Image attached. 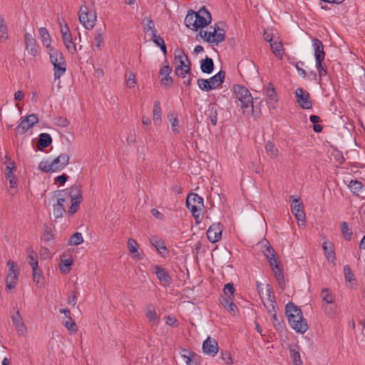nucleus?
Segmentation results:
<instances>
[{"label":"nucleus","mask_w":365,"mask_h":365,"mask_svg":"<svg viewBox=\"0 0 365 365\" xmlns=\"http://www.w3.org/2000/svg\"><path fill=\"white\" fill-rule=\"evenodd\" d=\"M263 247L262 252L267 259L275 255V252L273 247L270 246L268 242H266Z\"/></svg>","instance_id":"obj_52"},{"label":"nucleus","mask_w":365,"mask_h":365,"mask_svg":"<svg viewBox=\"0 0 365 365\" xmlns=\"http://www.w3.org/2000/svg\"><path fill=\"white\" fill-rule=\"evenodd\" d=\"M271 48L277 57H279L280 58L282 57L283 46L282 43L277 41L272 43Z\"/></svg>","instance_id":"obj_49"},{"label":"nucleus","mask_w":365,"mask_h":365,"mask_svg":"<svg viewBox=\"0 0 365 365\" xmlns=\"http://www.w3.org/2000/svg\"><path fill=\"white\" fill-rule=\"evenodd\" d=\"M312 46L314 51L315 61H324L325 58V53L324 51V45L322 42L317 38H313Z\"/></svg>","instance_id":"obj_20"},{"label":"nucleus","mask_w":365,"mask_h":365,"mask_svg":"<svg viewBox=\"0 0 365 365\" xmlns=\"http://www.w3.org/2000/svg\"><path fill=\"white\" fill-rule=\"evenodd\" d=\"M52 142L51 137L48 133H41L39 135L37 145L40 148H45L50 145Z\"/></svg>","instance_id":"obj_33"},{"label":"nucleus","mask_w":365,"mask_h":365,"mask_svg":"<svg viewBox=\"0 0 365 365\" xmlns=\"http://www.w3.org/2000/svg\"><path fill=\"white\" fill-rule=\"evenodd\" d=\"M39 168L46 172H56L54 167L51 165V163H48L47 162H41L39 164Z\"/></svg>","instance_id":"obj_58"},{"label":"nucleus","mask_w":365,"mask_h":365,"mask_svg":"<svg viewBox=\"0 0 365 365\" xmlns=\"http://www.w3.org/2000/svg\"><path fill=\"white\" fill-rule=\"evenodd\" d=\"M197 84H198L199 88L202 91H210L212 90V87L209 81V78L208 79L199 78L197 80Z\"/></svg>","instance_id":"obj_50"},{"label":"nucleus","mask_w":365,"mask_h":365,"mask_svg":"<svg viewBox=\"0 0 365 365\" xmlns=\"http://www.w3.org/2000/svg\"><path fill=\"white\" fill-rule=\"evenodd\" d=\"M210 31H200V36L207 42L219 44L225 40V31L223 29L217 28H210Z\"/></svg>","instance_id":"obj_5"},{"label":"nucleus","mask_w":365,"mask_h":365,"mask_svg":"<svg viewBox=\"0 0 365 365\" xmlns=\"http://www.w3.org/2000/svg\"><path fill=\"white\" fill-rule=\"evenodd\" d=\"M197 354L187 349L182 350V357L187 365H192V363L197 364Z\"/></svg>","instance_id":"obj_31"},{"label":"nucleus","mask_w":365,"mask_h":365,"mask_svg":"<svg viewBox=\"0 0 365 365\" xmlns=\"http://www.w3.org/2000/svg\"><path fill=\"white\" fill-rule=\"evenodd\" d=\"M316 68L318 71V73H319V76L320 78L322 76H324L327 74V68L323 64V61H319H319H317L316 62Z\"/></svg>","instance_id":"obj_59"},{"label":"nucleus","mask_w":365,"mask_h":365,"mask_svg":"<svg viewBox=\"0 0 365 365\" xmlns=\"http://www.w3.org/2000/svg\"><path fill=\"white\" fill-rule=\"evenodd\" d=\"M266 96V104L271 111L277 108L278 105V99L274 86L272 83H269L265 91Z\"/></svg>","instance_id":"obj_13"},{"label":"nucleus","mask_w":365,"mask_h":365,"mask_svg":"<svg viewBox=\"0 0 365 365\" xmlns=\"http://www.w3.org/2000/svg\"><path fill=\"white\" fill-rule=\"evenodd\" d=\"M322 247L328 259H330L331 258L333 259H335L333 245L331 242H324L322 245Z\"/></svg>","instance_id":"obj_40"},{"label":"nucleus","mask_w":365,"mask_h":365,"mask_svg":"<svg viewBox=\"0 0 365 365\" xmlns=\"http://www.w3.org/2000/svg\"><path fill=\"white\" fill-rule=\"evenodd\" d=\"M69 159L68 154H61L51 162V165L54 167L56 171L61 170L68 164Z\"/></svg>","instance_id":"obj_23"},{"label":"nucleus","mask_w":365,"mask_h":365,"mask_svg":"<svg viewBox=\"0 0 365 365\" xmlns=\"http://www.w3.org/2000/svg\"><path fill=\"white\" fill-rule=\"evenodd\" d=\"M142 24L144 25V31L146 33L150 32L152 35L155 31V33H158L157 29L155 28L154 23L150 16L144 17L142 21Z\"/></svg>","instance_id":"obj_32"},{"label":"nucleus","mask_w":365,"mask_h":365,"mask_svg":"<svg viewBox=\"0 0 365 365\" xmlns=\"http://www.w3.org/2000/svg\"><path fill=\"white\" fill-rule=\"evenodd\" d=\"M237 98L241 102V108L244 109L243 113L250 112L246 109L250 107V111L252 114H262L263 110L261 107L263 106L262 101L258 98H254L250 91L245 86L235 85L233 87Z\"/></svg>","instance_id":"obj_1"},{"label":"nucleus","mask_w":365,"mask_h":365,"mask_svg":"<svg viewBox=\"0 0 365 365\" xmlns=\"http://www.w3.org/2000/svg\"><path fill=\"white\" fill-rule=\"evenodd\" d=\"M344 277L346 282H351L355 280L354 274L349 265L344 267Z\"/></svg>","instance_id":"obj_54"},{"label":"nucleus","mask_w":365,"mask_h":365,"mask_svg":"<svg viewBox=\"0 0 365 365\" xmlns=\"http://www.w3.org/2000/svg\"><path fill=\"white\" fill-rule=\"evenodd\" d=\"M348 187L354 195H359V192L361 190L363 185L359 180H351L348 184Z\"/></svg>","instance_id":"obj_39"},{"label":"nucleus","mask_w":365,"mask_h":365,"mask_svg":"<svg viewBox=\"0 0 365 365\" xmlns=\"http://www.w3.org/2000/svg\"><path fill=\"white\" fill-rule=\"evenodd\" d=\"M201 71L205 73H211L214 68V63L211 58L206 57L201 61Z\"/></svg>","instance_id":"obj_30"},{"label":"nucleus","mask_w":365,"mask_h":365,"mask_svg":"<svg viewBox=\"0 0 365 365\" xmlns=\"http://www.w3.org/2000/svg\"><path fill=\"white\" fill-rule=\"evenodd\" d=\"M63 325L69 331L76 332L77 331V325L71 317H69L68 320L63 322Z\"/></svg>","instance_id":"obj_53"},{"label":"nucleus","mask_w":365,"mask_h":365,"mask_svg":"<svg viewBox=\"0 0 365 365\" xmlns=\"http://www.w3.org/2000/svg\"><path fill=\"white\" fill-rule=\"evenodd\" d=\"M83 242V238L82 234L81 232H76L73 235H71L68 245H79Z\"/></svg>","instance_id":"obj_45"},{"label":"nucleus","mask_w":365,"mask_h":365,"mask_svg":"<svg viewBox=\"0 0 365 365\" xmlns=\"http://www.w3.org/2000/svg\"><path fill=\"white\" fill-rule=\"evenodd\" d=\"M273 271L274 272L275 277L278 281L279 285L282 286L284 284V274L282 270L279 267L278 269H274Z\"/></svg>","instance_id":"obj_60"},{"label":"nucleus","mask_w":365,"mask_h":365,"mask_svg":"<svg viewBox=\"0 0 365 365\" xmlns=\"http://www.w3.org/2000/svg\"><path fill=\"white\" fill-rule=\"evenodd\" d=\"M265 149L267 155L273 159H275L278 156L279 151L277 148L275 147L274 143H272L271 141H268L266 143Z\"/></svg>","instance_id":"obj_38"},{"label":"nucleus","mask_w":365,"mask_h":365,"mask_svg":"<svg viewBox=\"0 0 365 365\" xmlns=\"http://www.w3.org/2000/svg\"><path fill=\"white\" fill-rule=\"evenodd\" d=\"M285 313L291 327L297 332L304 334L308 326L306 319L302 316V310L292 302H289L285 307Z\"/></svg>","instance_id":"obj_2"},{"label":"nucleus","mask_w":365,"mask_h":365,"mask_svg":"<svg viewBox=\"0 0 365 365\" xmlns=\"http://www.w3.org/2000/svg\"><path fill=\"white\" fill-rule=\"evenodd\" d=\"M49 58L53 66L55 79L60 78L66 71V61L63 54L55 48H51L48 52Z\"/></svg>","instance_id":"obj_3"},{"label":"nucleus","mask_w":365,"mask_h":365,"mask_svg":"<svg viewBox=\"0 0 365 365\" xmlns=\"http://www.w3.org/2000/svg\"><path fill=\"white\" fill-rule=\"evenodd\" d=\"M263 304L269 314L275 312V300L264 301Z\"/></svg>","instance_id":"obj_63"},{"label":"nucleus","mask_w":365,"mask_h":365,"mask_svg":"<svg viewBox=\"0 0 365 365\" xmlns=\"http://www.w3.org/2000/svg\"><path fill=\"white\" fill-rule=\"evenodd\" d=\"M174 55L175 61L177 62V63H180V61L186 60L187 61V65H190V61L189 60L187 56L183 50L176 49L175 51Z\"/></svg>","instance_id":"obj_42"},{"label":"nucleus","mask_w":365,"mask_h":365,"mask_svg":"<svg viewBox=\"0 0 365 365\" xmlns=\"http://www.w3.org/2000/svg\"><path fill=\"white\" fill-rule=\"evenodd\" d=\"M39 34L41 36V42L43 46H45L47 48H51V37L50 34L45 27H41L38 29Z\"/></svg>","instance_id":"obj_29"},{"label":"nucleus","mask_w":365,"mask_h":365,"mask_svg":"<svg viewBox=\"0 0 365 365\" xmlns=\"http://www.w3.org/2000/svg\"><path fill=\"white\" fill-rule=\"evenodd\" d=\"M37 123V115L21 116L18 125L14 129V132L16 135H23Z\"/></svg>","instance_id":"obj_8"},{"label":"nucleus","mask_w":365,"mask_h":365,"mask_svg":"<svg viewBox=\"0 0 365 365\" xmlns=\"http://www.w3.org/2000/svg\"><path fill=\"white\" fill-rule=\"evenodd\" d=\"M262 301H272L274 300V295L272 291V288L269 284L265 285V296L263 294L261 296Z\"/></svg>","instance_id":"obj_51"},{"label":"nucleus","mask_w":365,"mask_h":365,"mask_svg":"<svg viewBox=\"0 0 365 365\" xmlns=\"http://www.w3.org/2000/svg\"><path fill=\"white\" fill-rule=\"evenodd\" d=\"M202 351L207 355L215 356L219 351L218 344L217 341L215 339L208 336L203 341Z\"/></svg>","instance_id":"obj_16"},{"label":"nucleus","mask_w":365,"mask_h":365,"mask_svg":"<svg viewBox=\"0 0 365 365\" xmlns=\"http://www.w3.org/2000/svg\"><path fill=\"white\" fill-rule=\"evenodd\" d=\"M94 40L96 43V47L101 49L102 46L104 45V37L103 33L101 29L96 31Z\"/></svg>","instance_id":"obj_47"},{"label":"nucleus","mask_w":365,"mask_h":365,"mask_svg":"<svg viewBox=\"0 0 365 365\" xmlns=\"http://www.w3.org/2000/svg\"><path fill=\"white\" fill-rule=\"evenodd\" d=\"M225 78V71L222 70L220 71L217 74L210 78L209 81L212 87V89L219 87L223 83Z\"/></svg>","instance_id":"obj_27"},{"label":"nucleus","mask_w":365,"mask_h":365,"mask_svg":"<svg viewBox=\"0 0 365 365\" xmlns=\"http://www.w3.org/2000/svg\"><path fill=\"white\" fill-rule=\"evenodd\" d=\"M231 300H232V297H230V296H228V298L224 297L221 300V304L225 308H227L230 312L235 314L236 311L237 310V307L232 302H231Z\"/></svg>","instance_id":"obj_37"},{"label":"nucleus","mask_w":365,"mask_h":365,"mask_svg":"<svg viewBox=\"0 0 365 365\" xmlns=\"http://www.w3.org/2000/svg\"><path fill=\"white\" fill-rule=\"evenodd\" d=\"M153 269L162 285L169 286L171 284L172 279L165 269L159 265H154Z\"/></svg>","instance_id":"obj_19"},{"label":"nucleus","mask_w":365,"mask_h":365,"mask_svg":"<svg viewBox=\"0 0 365 365\" xmlns=\"http://www.w3.org/2000/svg\"><path fill=\"white\" fill-rule=\"evenodd\" d=\"M25 49L30 55L35 57L38 54V45L36 38L32 34L25 33L24 34Z\"/></svg>","instance_id":"obj_14"},{"label":"nucleus","mask_w":365,"mask_h":365,"mask_svg":"<svg viewBox=\"0 0 365 365\" xmlns=\"http://www.w3.org/2000/svg\"><path fill=\"white\" fill-rule=\"evenodd\" d=\"M135 76L130 73L126 76V85L128 88H133L135 85Z\"/></svg>","instance_id":"obj_64"},{"label":"nucleus","mask_w":365,"mask_h":365,"mask_svg":"<svg viewBox=\"0 0 365 365\" xmlns=\"http://www.w3.org/2000/svg\"><path fill=\"white\" fill-rule=\"evenodd\" d=\"M73 260L71 259H67L62 260L59 264V269L63 274H67L71 269Z\"/></svg>","instance_id":"obj_46"},{"label":"nucleus","mask_w":365,"mask_h":365,"mask_svg":"<svg viewBox=\"0 0 365 365\" xmlns=\"http://www.w3.org/2000/svg\"><path fill=\"white\" fill-rule=\"evenodd\" d=\"M9 272L6 277V287L8 289H14L18 282L19 269L16 263L12 260L7 262Z\"/></svg>","instance_id":"obj_7"},{"label":"nucleus","mask_w":365,"mask_h":365,"mask_svg":"<svg viewBox=\"0 0 365 365\" xmlns=\"http://www.w3.org/2000/svg\"><path fill=\"white\" fill-rule=\"evenodd\" d=\"M16 169L14 162H11L6 168L5 175L6 178H11L14 176V171Z\"/></svg>","instance_id":"obj_56"},{"label":"nucleus","mask_w":365,"mask_h":365,"mask_svg":"<svg viewBox=\"0 0 365 365\" xmlns=\"http://www.w3.org/2000/svg\"><path fill=\"white\" fill-rule=\"evenodd\" d=\"M59 196L65 197L66 195H68L71 201H82V190L80 185H73L71 187L58 191Z\"/></svg>","instance_id":"obj_11"},{"label":"nucleus","mask_w":365,"mask_h":365,"mask_svg":"<svg viewBox=\"0 0 365 365\" xmlns=\"http://www.w3.org/2000/svg\"><path fill=\"white\" fill-rule=\"evenodd\" d=\"M27 253V261L31 268L38 267V255L37 253L34 250L32 246H29L26 249Z\"/></svg>","instance_id":"obj_26"},{"label":"nucleus","mask_w":365,"mask_h":365,"mask_svg":"<svg viewBox=\"0 0 365 365\" xmlns=\"http://www.w3.org/2000/svg\"><path fill=\"white\" fill-rule=\"evenodd\" d=\"M186 205L197 222L202 220L201 211L204 208L203 199L196 193H190L186 200Z\"/></svg>","instance_id":"obj_4"},{"label":"nucleus","mask_w":365,"mask_h":365,"mask_svg":"<svg viewBox=\"0 0 365 365\" xmlns=\"http://www.w3.org/2000/svg\"><path fill=\"white\" fill-rule=\"evenodd\" d=\"M81 202L79 201H71V205L69 207L68 210V215L71 216L77 212L79 208V205Z\"/></svg>","instance_id":"obj_62"},{"label":"nucleus","mask_w":365,"mask_h":365,"mask_svg":"<svg viewBox=\"0 0 365 365\" xmlns=\"http://www.w3.org/2000/svg\"><path fill=\"white\" fill-rule=\"evenodd\" d=\"M297 103L303 109H309L312 106L309 93L302 88H298L295 91Z\"/></svg>","instance_id":"obj_12"},{"label":"nucleus","mask_w":365,"mask_h":365,"mask_svg":"<svg viewBox=\"0 0 365 365\" xmlns=\"http://www.w3.org/2000/svg\"><path fill=\"white\" fill-rule=\"evenodd\" d=\"M78 19L81 24H82L86 29H91L95 26L96 15L95 13H89L88 8L85 6H82L78 12Z\"/></svg>","instance_id":"obj_9"},{"label":"nucleus","mask_w":365,"mask_h":365,"mask_svg":"<svg viewBox=\"0 0 365 365\" xmlns=\"http://www.w3.org/2000/svg\"><path fill=\"white\" fill-rule=\"evenodd\" d=\"M172 72V68L168 66H164L160 68V73L163 76L160 83L165 87H171L173 85V79L170 76Z\"/></svg>","instance_id":"obj_21"},{"label":"nucleus","mask_w":365,"mask_h":365,"mask_svg":"<svg viewBox=\"0 0 365 365\" xmlns=\"http://www.w3.org/2000/svg\"><path fill=\"white\" fill-rule=\"evenodd\" d=\"M290 357L292 359L294 365H302V361L301 359L300 354L298 348L291 347L289 349Z\"/></svg>","instance_id":"obj_36"},{"label":"nucleus","mask_w":365,"mask_h":365,"mask_svg":"<svg viewBox=\"0 0 365 365\" xmlns=\"http://www.w3.org/2000/svg\"><path fill=\"white\" fill-rule=\"evenodd\" d=\"M195 11L190 10L185 18V26L192 29V31H197V26L196 23V19H195Z\"/></svg>","instance_id":"obj_28"},{"label":"nucleus","mask_w":365,"mask_h":365,"mask_svg":"<svg viewBox=\"0 0 365 365\" xmlns=\"http://www.w3.org/2000/svg\"><path fill=\"white\" fill-rule=\"evenodd\" d=\"M145 315L152 326H158L160 323V316L157 314L155 306L148 304L144 309Z\"/></svg>","instance_id":"obj_18"},{"label":"nucleus","mask_w":365,"mask_h":365,"mask_svg":"<svg viewBox=\"0 0 365 365\" xmlns=\"http://www.w3.org/2000/svg\"><path fill=\"white\" fill-rule=\"evenodd\" d=\"M341 233L346 240L350 241L351 240L352 231L349 227L347 222H342L341 224Z\"/></svg>","instance_id":"obj_44"},{"label":"nucleus","mask_w":365,"mask_h":365,"mask_svg":"<svg viewBox=\"0 0 365 365\" xmlns=\"http://www.w3.org/2000/svg\"><path fill=\"white\" fill-rule=\"evenodd\" d=\"M32 278L38 288L44 287L45 278L39 267L32 268Z\"/></svg>","instance_id":"obj_25"},{"label":"nucleus","mask_w":365,"mask_h":365,"mask_svg":"<svg viewBox=\"0 0 365 365\" xmlns=\"http://www.w3.org/2000/svg\"><path fill=\"white\" fill-rule=\"evenodd\" d=\"M150 242L160 254L163 255V253L166 251L165 242L161 239L154 237L150 239Z\"/></svg>","instance_id":"obj_35"},{"label":"nucleus","mask_w":365,"mask_h":365,"mask_svg":"<svg viewBox=\"0 0 365 365\" xmlns=\"http://www.w3.org/2000/svg\"><path fill=\"white\" fill-rule=\"evenodd\" d=\"M60 25H61V23H60ZM61 33L63 44L68 53L74 54L77 53L78 50H81L82 46H80L78 49L76 44L73 43L72 34L66 24H65L63 26H61Z\"/></svg>","instance_id":"obj_6"},{"label":"nucleus","mask_w":365,"mask_h":365,"mask_svg":"<svg viewBox=\"0 0 365 365\" xmlns=\"http://www.w3.org/2000/svg\"><path fill=\"white\" fill-rule=\"evenodd\" d=\"M270 316H271V320L272 322V324L274 325V327H275V329L277 330H280L282 329V323L280 322V319H279L277 317V314H276V311L275 312H273L272 313H269Z\"/></svg>","instance_id":"obj_55"},{"label":"nucleus","mask_w":365,"mask_h":365,"mask_svg":"<svg viewBox=\"0 0 365 365\" xmlns=\"http://www.w3.org/2000/svg\"><path fill=\"white\" fill-rule=\"evenodd\" d=\"M190 65H187L186 68H175V72L176 75L181 78H185L186 74L189 73L190 72Z\"/></svg>","instance_id":"obj_57"},{"label":"nucleus","mask_w":365,"mask_h":365,"mask_svg":"<svg viewBox=\"0 0 365 365\" xmlns=\"http://www.w3.org/2000/svg\"><path fill=\"white\" fill-rule=\"evenodd\" d=\"M197 29L207 26L211 20V14L205 6L201 7L197 12L195 11Z\"/></svg>","instance_id":"obj_10"},{"label":"nucleus","mask_w":365,"mask_h":365,"mask_svg":"<svg viewBox=\"0 0 365 365\" xmlns=\"http://www.w3.org/2000/svg\"><path fill=\"white\" fill-rule=\"evenodd\" d=\"M11 317L18 334L19 336H25L27 332V329L25 326L19 311H14L13 313H11Z\"/></svg>","instance_id":"obj_15"},{"label":"nucleus","mask_w":365,"mask_h":365,"mask_svg":"<svg viewBox=\"0 0 365 365\" xmlns=\"http://www.w3.org/2000/svg\"><path fill=\"white\" fill-rule=\"evenodd\" d=\"M296 69L298 71L299 74L302 78H305L307 76L305 70L303 69V66H304V63L303 61H298L294 64Z\"/></svg>","instance_id":"obj_61"},{"label":"nucleus","mask_w":365,"mask_h":365,"mask_svg":"<svg viewBox=\"0 0 365 365\" xmlns=\"http://www.w3.org/2000/svg\"><path fill=\"white\" fill-rule=\"evenodd\" d=\"M65 202L66 197L59 196V194L58 193L57 202L53 206V215L56 219L63 217V215L66 213V210L64 208Z\"/></svg>","instance_id":"obj_22"},{"label":"nucleus","mask_w":365,"mask_h":365,"mask_svg":"<svg viewBox=\"0 0 365 365\" xmlns=\"http://www.w3.org/2000/svg\"><path fill=\"white\" fill-rule=\"evenodd\" d=\"M222 228L220 223L212 224L207 230V237L210 242H218L222 237Z\"/></svg>","instance_id":"obj_17"},{"label":"nucleus","mask_w":365,"mask_h":365,"mask_svg":"<svg viewBox=\"0 0 365 365\" xmlns=\"http://www.w3.org/2000/svg\"><path fill=\"white\" fill-rule=\"evenodd\" d=\"M9 38L8 28L4 19L0 16V41L4 43Z\"/></svg>","instance_id":"obj_34"},{"label":"nucleus","mask_w":365,"mask_h":365,"mask_svg":"<svg viewBox=\"0 0 365 365\" xmlns=\"http://www.w3.org/2000/svg\"><path fill=\"white\" fill-rule=\"evenodd\" d=\"M128 247L131 253L135 254L133 257L139 258V253L138 252V245L137 242L133 239H129L128 241Z\"/></svg>","instance_id":"obj_48"},{"label":"nucleus","mask_w":365,"mask_h":365,"mask_svg":"<svg viewBox=\"0 0 365 365\" xmlns=\"http://www.w3.org/2000/svg\"><path fill=\"white\" fill-rule=\"evenodd\" d=\"M321 295L323 302H326L327 304H332L334 302V297L328 289H323Z\"/></svg>","instance_id":"obj_43"},{"label":"nucleus","mask_w":365,"mask_h":365,"mask_svg":"<svg viewBox=\"0 0 365 365\" xmlns=\"http://www.w3.org/2000/svg\"><path fill=\"white\" fill-rule=\"evenodd\" d=\"M53 123L59 127H66L69 124V120L64 115H53Z\"/></svg>","instance_id":"obj_41"},{"label":"nucleus","mask_w":365,"mask_h":365,"mask_svg":"<svg viewBox=\"0 0 365 365\" xmlns=\"http://www.w3.org/2000/svg\"><path fill=\"white\" fill-rule=\"evenodd\" d=\"M293 202L294 203L292 208L293 214L298 221L304 222L305 220V214L303 210V204L297 199H294Z\"/></svg>","instance_id":"obj_24"}]
</instances>
